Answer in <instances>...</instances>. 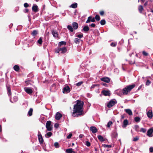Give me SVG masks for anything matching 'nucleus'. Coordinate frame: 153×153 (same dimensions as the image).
Wrapping results in <instances>:
<instances>
[{"label":"nucleus","mask_w":153,"mask_h":153,"mask_svg":"<svg viewBox=\"0 0 153 153\" xmlns=\"http://www.w3.org/2000/svg\"><path fill=\"white\" fill-rule=\"evenodd\" d=\"M83 105V102L77 100L76 104L74 105L73 111L72 113L73 116L78 117L82 114L83 111L82 108Z\"/></svg>","instance_id":"f257e3e1"},{"label":"nucleus","mask_w":153,"mask_h":153,"mask_svg":"<svg viewBox=\"0 0 153 153\" xmlns=\"http://www.w3.org/2000/svg\"><path fill=\"white\" fill-rule=\"evenodd\" d=\"M135 86V85H132L126 86L123 90V95H126Z\"/></svg>","instance_id":"f03ea898"},{"label":"nucleus","mask_w":153,"mask_h":153,"mask_svg":"<svg viewBox=\"0 0 153 153\" xmlns=\"http://www.w3.org/2000/svg\"><path fill=\"white\" fill-rule=\"evenodd\" d=\"M46 127L47 130L48 131H51L52 129V128L51 125V122L48 121L47 122L46 124Z\"/></svg>","instance_id":"7ed1b4c3"},{"label":"nucleus","mask_w":153,"mask_h":153,"mask_svg":"<svg viewBox=\"0 0 153 153\" xmlns=\"http://www.w3.org/2000/svg\"><path fill=\"white\" fill-rule=\"evenodd\" d=\"M116 100H112L108 104L107 107L108 108H111L114 106L116 103Z\"/></svg>","instance_id":"20e7f679"},{"label":"nucleus","mask_w":153,"mask_h":153,"mask_svg":"<svg viewBox=\"0 0 153 153\" xmlns=\"http://www.w3.org/2000/svg\"><path fill=\"white\" fill-rule=\"evenodd\" d=\"M70 91V88L68 86H65L63 88V93L64 94H67Z\"/></svg>","instance_id":"39448f33"},{"label":"nucleus","mask_w":153,"mask_h":153,"mask_svg":"<svg viewBox=\"0 0 153 153\" xmlns=\"http://www.w3.org/2000/svg\"><path fill=\"white\" fill-rule=\"evenodd\" d=\"M67 50L65 47H63L62 48H59L58 49L57 51H56V52L59 53L61 52V53H65L66 51Z\"/></svg>","instance_id":"423d86ee"},{"label":"nucleus","mask_w":153,"mask_h":153,"mask_svg":"<svg viewBox=\"0 0 153 153\" xmlns=\"http://www.w3.org/2000/svg\"><path fill=\"white\" fill-rule=\"evenodd\" d=\"M25 91L27 94H30L32 93L33 90L30 88L28 87H25L24 88Z\"/></svg>","instance_id":"0eeeda50"},{"label":"nucleus","mask_w":153,"mask_h":153,"mask_svg":"<svg viewBox=\"0 0 153 153\" xmlns=\"http://www.w3.org/2000/svg\"><path fill=\"white\" fill-rule=\"evenodd\" d=\"M38 138L39 141L40 143H42L43 142V140L42 136L39 132H38Z\"/></svg>","instance_id":"6e6552de"},{"label":"nucleus","mask_w":153,"mask_h":153,"mask_svg":"<svg viewBox=\"0 0 153 153\" xmlns=\"http://www.w3.org/2000/svg\"><path fill=\"white\" fill-rule=\"evenodd\" d=\"M95 21V19L94 18H92L91 16H89L88 17V19L86 21V23H88L91 22H94Z\"/></svg>","instance_id":"1a4fd4ad"},{"label":"nucleus","mask_w":153,"mask_h":153,"mask_svg":"<svg viewBox=\"0 0 153 153\" xmlns=\"http://www.w3.org/2000/svg\"><path fill=\"white\" fill-rule=\"evenodd\" d=\"M147 115L148 117L149 118H151L153 117V114L152 110H149L147 112Z\"/></svg>","instance_id":"9d476101"},{"label":"nucleus","mask_w":153,"mask_h":153,"mask_svg":"<svg viewBox=\"0 0 153 153\" xmlns=\"http://www.w3.org/2000/svg\"><path fill=\"white\" fill-rule=\"evenodd\" d=\"M101 80L103 82L107 83H108L110 81V79L108 77H103L101 78Z\"/></svg>","instance_id":"9b49d317"},{"label":"nucleus","mask_w":153,"mask_h":153,"mask_svg":"<svg viewBox=\"0 0 153 153\" xmlns=\"http://www.w3.org/2000/svg\"><path fill=\"white\" fill-rule=\"evenodd\" d=\"M102 93L105 96H109L110 94V91L109 90H107V91H103L102 92Z\"/></svg>","instance_id":"f8f14e48"},{"label":"nucleus","mask_w":153,"mask_h":153,"mask_svg":"<svg viewBox=\"0 0 153 153\" xmlns=\"http://www.w3.org/2000/svg\"><path fill=\"white\" fill-rule=\"evenodd\" d=\"M153 132V129L150 128L149 129L147 132V135L148 136L150 137H151L152 134Z\"/></svg>","instance_id":"ddd939ff"},{"label":"nucleus","mask_w":153,"mask_h":153,"mask_svg":"<svg viewBox=\"0 0 153 153\" xmlns=\"http://www.w3.org/2000/svg\"><path fill=\"white\" fill-rule=\"evenodd\" d=\"M51 32L53 37H57L58 36V33L56 30H52Z\"/></svg>","instance_id":"4468645a"},{"label":"nucleus","mask_w":153,"mask_h":153,"mask_svg":"<svg viewBox=\"0 0 153 153\" xmlns=\"http://www.w3.org/2000/svg\"><path fill=\"white\" fill-rule=\"evenodd\" d=\"M62 115L59 112H57L55 116V119L57 120H59L62 117Z\"/></svg>","instance_id":"2eb2a0df"},{"label":"nucleus","mask_w":153,"mask_h":153,"mask_svg":"<svg viewBox=\"0 0 153 153\" xmlns=\"http://www.w3.org/2000/svg\"><path fill=\"white\" fill-rule=\"evenodd\" d=\"M90 130L93 133H96L97 131V129L95 127H91Z\"/></svg>","instance_id":"dca6fc26"},{"label":"nucleus","mask_w":153,"mask_h":153,"mask_svg":"<svg viewBox=\"0 0 153 153\" xmlns=\"http://www.w3.org/2000/svg\"><path fill=\"white\" fill-rule=\"evenodd\" d=\"M125 111L129 115H131L132 114V112L130 109H125Z\"/></svg>","instance_id":"f3484780"},{"label":"nucleus","mask_w":153,"mask_h":153,"mask_svg":"<svg viewBox=\"0 0 153 153\" xmlns=\"http://www.w3.org/2000/svg\"><path fill=\"white\" fill-rule=\"evenodd\" d=\"M38 6L34 4L32 7V9L34 12H37L38 11Z\"/></svg>","instance_id":"a211bd4d"},{"label":"nucleus","mask_w":153,"mask_h":153,"mask_svg":"<svg viewBox=\"0 0 153 153\" xmlns=\"http://www.w3.org/2000/svg\"><path fill=\"white\" fill-rule=\"evenodd\" d=\"M73 28L74 29H76L78 27V24L76 22H74L72 24Z\"/></svg>","instance_id":"6ab92c4d"},{"label":"nucleus","mask_w":153,"mask_h":153,"mask_svg":"<svg viewBox=\"0 0 153 153\" xmlns=\"http://www.w3.org/2000/svg\"><path fill=\"white\" fill-rule=\"evenodd\" d=\"M115 93L118 95L120 96H121L123 94V92H122L121 91L119 90H116L115 91Z\"/></svg>","instance_id":"aec40b11"},{"label":"nucleus","mask_w":153,"mask_h":153,"mask_svg":"<svg viewBox=\"0 0 153 153\" xmlns=\"http://www.w3.org/2000/svg\"><path fill=\"white\" fill-rule=\"evenodd\" d=\"M128 121L126 120H124L123 123V128H125L126 127V126L128 125Z\"/></svg>","instance_id":"412c9836"},{"label":"nucleus","mask_w":153,"mask_h":153,"mask_svg":"<svg viewBox=\"0 0 153 153\" xmlns=\"http://www.w3.org/2000/svg\"><path fill=\"white\" fill-rule=\"evenodd\" d=\"M77 4L76 3H74L72 4L70 7L74 8H75L77 7Z\"/></svg>","instance_id":"4be33fe9"},{"label":"nucleus","mask_w":153,"mask_h":153,"mask_svg":"<svg viewBox=\"0 0 153 153\" xmlns=\"http://www.w3.org/2000/svg\"><path fill=\"white\" fill-rule=\"evenodd\" d=\"M98 138L100 141H103L105 140L104 138L101 135L98 136Z\"/></svg>","instance_id":"5701e85b"},{"label":"nucleus","mask_w":153,"mask_h":153,"mask_svg":"<svg viewBox=\"0 0 153 153\" xmlns=\"http://www.w3.org/2000/svg\"><path fill=\"white\" fill-rule=\"evenodd\" d=\"M52 134V133L51 132H48L45 135V136L47 138H48L51 137Z\"/></svg>","instance_id":"b1692460"},{"label":"nucleus","mask_w":153,"mask_h":153,"mask_svg":"<svg viewBox=\"0 0 153 153\" xmlns=\"http://www.w3.org/2000/svg\"><path fill=\"white\" fill-rule=\"evenodd\" d=\"M80 39H78V38H76L74 40V42L76 44H78L79 43V42L80 41Z\"/></svg>","instance_id":"393cba45"},{"label":"nucleus","mask_w":153,"mask_h":153,"mask_svg":"<svg viewBox=\"0 0 153 153\" xmlns=\"http://www.w3.org/2000/svg\"><path fill=\"white\" fill-rule=\"evenodd\" d=\"M14 70L16 71H18L19 69V66L17 65H16L14 66L13 67Z\"/></svg>","instance_id":"a878e982"},{"label":"nucleus","mask_w":153,"mask_h":153,"mask_svg":"<svg viewBox=\"0 0 153 153\" xmlns=\"http://www.w3.org/2000/svg\"><path fill=\"white\" fill-rule=\"evenodd\" d=\"M138 10L140 13H141L143 10V6L142 5H140L138 7Z\"/></svg>","instance_id":"bb28decb"},{"label":"nucleus","mask_w":153,"mask_h":153,"mask_svg":"<svg viewBox=\"0 0 153 153\" xmlns=\"http://www.w3.org/2000/svg\"><path fill=\"white\" fill-rule=\"evenodd\" d=\"M66 152L68 153H72L73 151L72 149H69L66 150Z\"/></svg>","instance_id":"cd10ccee"},{"label":"nucleus","mask_w":153,"mask_h":153,"mask_svg":"<svg viewBox=\"0 0 153 153\" xmlns=\"http://www.w3.org/2000/svg\"><path fill=\"white\" fill-rule=\"evenodd\" d=\"M33 112V109L32 108H30V110H29L28 114L29 115V116H31L32 115Z\"/></svg>","instance_id":"c85d7f7f"},{"label":"nucleus","mask_w":153,"mask_h":153,"mask_svg":"<svg viewBox=\"0 0 153 153\" xmlns=\"http://www.w3.org/2000/svg\"><path fill=\"white\" fill-rule=\"evenodd\" d=\"M67 28L71 32H72L73 31V29L71 26L70 25H68L67 27Z\"/></svg>","instance_id":"c756f323"},{"label":"nucleus","mask_w":153,"mask_h":153,"mask_svg":"<svg viewBox=\"0 0 153 153\" xmlns=\"http://www.w3.org/2000/svg\"><path fill=\"white\" fill-rule=\"evenodd\" d=\"M83 30L84 31H88L89 30L88 27L87 26H85L84 27Z\"/></svg>","instance_id":"7c9ffc66"},{"label":"nucleus","mask_w":153,"mask_h":153,"mask_svg":"<svg viewBox=\"0 0 153 153\" xmlns=\"http://www.w3.org/2000/svg\"><path fill=\"white\" fill-rule=\"evenodd\" d=\"M113 124L112 122L111 121H109L107 123V126L108 128H110V126L112 125Z\"/></svg>","instance_id":"2f4dec72"},{"label":"nucleus","mask_w":153,"mask_h":153,"mask_svg":"<svg viewBox=\"0 0 153 153\" xmlns=\"http://www.w3.org/2000/svg\"><path fill=\"white\" fill-rule=\"evenodd\" d=\"M37 31L36 30H34L32 32L31 34L33 36H35L37 34Z\"/></svg>","instance_id":"473e14b6"},{"label":"nucleus","mask_w":153,"mask_h":153,"mask_svg":"<svg viewBox=\"0 0 153 153\" xmlns=\"http://www.w3.org/2000/svg\"><path fill=\"white\" fill-rule=\"evenodd\" d=\"M100 23L102 25H104L105 24V20H102L100 21Z\"/></svg>","instance_id":"72a5a7b5"},{"label":"nucleus","mask_w":153,"mask_h":153,"mask_svg":"<svg viewBox=\"0 0 153 153\" xmlns=\"http://www.w3.org/2000/svg\"><path fill=\"white\" fill-rule=\"evenodd\" d=\"M102 146L105 148H111V145L106 144H103Z\"/></svg>","instance_id":"f704fd0d"},{"label":"nucleus","mask_w":153,"mask_h":153,"mask_svg":"<svg viewBox=\"0 0 153 153\" xmlns=\"http://www.w3.org/2000/svg\"><path fill=\"white\" fill-rule=\"evenodd\" d=\"M54 146L56 148H58L59 147V143L57 142H55L54 143Z\"/></svg>","instance_id":"c9c22d12"},{"label":"nucleus","mask_w":153,"mask_h":153,"mask_svg":"<svg viewBox=\"0 0 153 153\" xmlns=\"http://www.w3.org/2000/svg\"><path fill=\"white\" fill-rule=\"evenodd\" d=\"M140 120V119L139 117H137L134 118V120L137 122H139Z\"/></svg>","instance_id":"e433bc0d"},{"label":"nucleus","mask_w":153,"mask_h":153,"mask_svg":"<svg viewBox=\"0 0 153 153\" xmlns=\"http://www.w3.org/2000/svg\"><path fill=\"white\" fill-rule=\"evenodd\" d=\"M37 42L40 44H41L42 43V39L41 38L37 41Z\"/></svg>","instance_id":"4c0bfd02"},{"label":"nucleus","mask_w":153,"mask_h":153,"mask_svg":"<svg viewBox=\"0 0 153 153\" xmlns=\"http://www.w3.org/2000/svg\"><path fill=\"white\" fill-rule=\"evenodd\" d=\"M111 46L112 47H115L117 45L116 42H112L111 44Z\"/></svg>","instance_id":"58836bf2"},{"label":"nucleus","mask_w":153,"mask_h":153,"mask_svg":"<svg viewBox=\"0 0 153 153\" xmlns=\"http://www.w3.org/2000/svg\"><path fill=\"white\" fill-rule=\"evenodd\" d=\"M95 19L97 21H99L100 19V16L98 15H96L95 16Z\"/></svg>","instance_id":"ea45409f"},{"label":"nucleus","mask_w":153,"mask_h":153,"mask_svg":"<svg viewBox=\"0 0 153 153\" xmlns=\"http://www.w3.org/2000/svg\"><path fill=\"white\" fill-rule=\"evenodd\" d=\"M30 80H27L25 81V82L27 85H28L30 84Z\"/></svg>","instance_id":"a19ab883"},{"label":"nucleus","mask_w":153,"mask_h":153,"mask_svg":"<svg viewBox=\"0 0 153 153\" xmlns=\"http://www.w3.org/2000/svg\"><path fill=\"white\" fill-rule=\"evenodd\" d=\"M66 44V43L64 41H62L59 43V45L60 46L62 45H65Z\"/></svg>","instance_id":"79ce46f5"},{"label":"nucleus","mask_w":153,"mask_h":153,"mask_svg":"<svg viewBox=\"0 0 153 153\" xmlns=\"http://www.w3.org/2000/svg\"><path fill=\"white\" fill-rule=\"evenodd\" d=\"M151 83V82L149 80H147L146 83V85H149Z\"/></svg>","instance_id":"37998d69"},{"label":"nucleus","mask_w":153,"mask_h":153,"mask_svg":"<svg viewBox=\"0 0 153 153\" xmlns=\"http://www.w3.org/2000/svg\"><path fill=\"white\" fill-rule=\"evenodd\" d=\"M83 83V82H80L76 84V85L78 86H79L80 85H81L82 83Z\"/></svg>","instance_id":"c03bdc74"},{"label":"nucleus","mask_w":153,"mask_h":153,"mask_svg":"<svg viewBox=\"0 0 153 153\" xmlns=\"http://www.w3.org/2000/svg\"><path fill=\"white\" fill-rule=\"evenodd\" d=\"M85 145L88 146H90L91 144L89 142L87 141L85 142Z\"/></svg>","instance_id":"a18cd8bd"},{"label":"nucleus","mask_w":153,"mask_h":153,"mask_svg":"<svg viewBox=\"0 0 153 153\" xmlns=\"http://www.w3.org/2000/svg\"><path fill=\"white\" fill-rule=\"evenodd\" d=\"M139 139V137H136L134 138L133 141H136Z\"/></svg>","instance_id":"49530a36"},{"label":"nucleus","mask_w":153,"mask_h":153,"mask_svg":"<svg viewBox=\"0 0 153 153\" xmlns=\"http://www.w3.org/2000/svg\"><path fill=\"white\" fill-rule=\"evenodd\" d=\"M83 36V34H78L77 36V37L79 38H81Z\"/></svg>","instance_id":"de8ad7c7"},{"label":"nucleus","mask_w":153,"mask_h":153,"mask_svg":"<svg viewBox=\"0 0 153 153\" xmlns=\"http://www.w3.org/2000/svg\"><path fill=\"white\" fill-rule=\"evenodd\" d=\"M143 54L145 56H147L148 55V53L146 52L145 51H143L142 52Z\"/></svg>","instance_id":"09e8293b"},{"label":"nucleus","mask_w":153,"mask_h":153,"mask_svg":"<svg viewBox=\"0 0 153 153\" xmlns=\"http://www.w3.org/2000/svg\"><path fill=\"white\" fill-rule=\"evenodd\" d=\"M7 90H8V95H10L11 94V91H10V89L8 88V87L7 88Z\"/></svg>","instance_id":"8fccbe9b"},{"label":"nucleus","mask_w":153,"mask_h":153,"mask_svg":"<svg viewBox=\"0 0 153 153\" xmlns=\"http://www.w3.org/2000/svg\"><path fill=\"white\" fill-rule=\"evenodd\" d=\"M59 126V124L57 123H55L54 126L56 128H58Z\"/></svg>","instance_id":"3c124183"},{"label":"nucleus","mask_w":153,"mask_h":153,"mask_svg":"<svg viewBox=\"0 0 153 153\" xmlns=\"http://www.w3.org/2000/svg\"><path fill=\"white\" fill-rule=\"evenodd\" d=\"M72 136V134L71 133H70L69 134V135L68 136L67 138L68 139H70L71 138Z\"/></svg>","instance_id":"603ef678"},{"label":"nucleus","mask_w":153,"mask_h":153,"mask_svg":"<svg viewBox=\"0 0 153 153\" xmlns=\"http://www.w3.org/2000/svg\"><path fill=\"white\" fill-rule=\"evenodd\" d=\"M24 5L25 7H27L29 6V5L27 3H25L24 4Z\"/></svg>","instance_id":"864d4df0"},{"label":"nucleus","mask_w":153,"mask_h":153,"mask_svg":"<svg viewBox=\"0 0 153 153\" xmlns=\"http://www.w3.org/2000/svg\"><path fill=\"white\" fill-rule=\"evenodd\" d=\"M141 131L143 132H145L146 131V130L143 128H141Z\"/></svg>","instance_id":"5fc2aeb1"},{"label":"nucleus","mask_w":153,"mask_h":153,"mask_svg":"<svg viewBox=\"0 0 153 153\" xmlns=\"http://www.w3.org/2000/svg\"><path fill=\"white\" fill-rule=\"evenodd\" d=\"M149 151L151 152H153V148L152 147H151L150 148Z\"/></svg>","instance_id":"6e6d98bb"},{"label":"nucleus","mask_w":153,"mask_h":153,"mask_svg":"<svg viewBox=\"0 0 153 153\" xmlns=\"http://www.w3.org/2000/svg\"><path fill=\"white\" fill-rule=\"evenodd\" d=\"M13 99H14V101H16L17 100H18V98H17V97L16 96H15L14 97H13Z\"/></svg>","instance_id":"4d7b16f0"},{"label":"nucleus","mask_w":153,"mask_h":153,"mask_svg":"<svg viewBox=\"0 0 153 153\" xmlns=\"http://www.w3.org/2000/svg\"><path fill=\"white\" fill-rule=\"evenodd\" d=\"M97 85H92L91 86V88H94V87L95 86H97Z\"/></svg>","instance_id":"13d9d810"},{"label":"nucleus","mask_w":153,"mask_h":153,"mask_svg":"<svg viewBox=\"0 0 153 153\" xmlns=\"http://www.w3.org/2000/svg\"><path fill=\"white\" fill-rule=\"evenodd\" d=\"M104 14V12L103 11H101L100 12V14L101 15H103Z\"/></svg>","instance_id":"bf43d9fd"},{"label":"nucleus","mask_w":153,"mask_h":153,"mask_svg":"<svg viewBox=\"0 0 153 153\" xmlns=\"http://www.w3.org/2000/svg\"><path fill=\"white\" fill-rule=\"evenodd\" d=\"M83 135L82 134H80L79 135V138H82L83 136Z\"/></svg>","instance_id":"052dcab7"},{"label":"nucleus","mask_w":153,"mask_h":153,"mask_svg":"<svg viewBox=\"0 0 153 153\" xmlns=\"http://www.w3.org/2000/svg\"><path fill=\"white\" fill-rule=\"evenodd\" d=\"M90 26L91 27H94L95 26V24L92 23L90 25Z\"/></svg>","instance_id":"680f3d73"},{"label":"nucleus","mask_w":153,"mask_h":153,"mask_svg":"<svg viewBox=\"0 0 153 153\" xmlns=\"http://www.w3.org/2000/svg\"><path fill=\"white\" fill-rule=\"evenodd\" d=\"M147 4H148V2H147V1H146V2H145V3L144 4V6H146L147 5Z\"/></svg>","instance_id":"e2e57ef3"},{"label":"nucleus","mask_w":153,"mask_h":153,"mask_svg":"<svg viewBox=\"0 0 153 153\" xmlns=\"http://www.w3.org/2000/svg\"><path fill=\"white\" fill-rule=\"evenodd\" d=\"M2 131V128L1 126L0 125V132Z\"/></svg>","instance_id":"0e129e2a"},{"label":"nucleus","mask_w":153,"mask_h":153,"mask_svg":"<svg viewBox=\"0 0 153 153\" xmlns=\"http://www.w3.org/2000/svg\"><path fill=\"white\" fill-rule=\"evenodd\" d=\"M117 134L116 133L114 137H117Z\"/></svg>","instance_id":"69168bd1"},{"label":"nucleus","mask_w":153,"mask_h":153,"mask_svg":"<svg viewBox=\"0 0 153 153\" xmlns=\"http://www.w3.org/2000/svg\"><path fill=\"white\" fill-rule=\"evenodd\" d=\"M25 11L26 12H28V10L27 9H25Z\"/></svg>","instance_id":"338daca9"},{"label":"nucleus","mask_w":153,"mask_h":153,"mask_svg":"<svg viewBox=\"0 0 153 153\" xmlns=\"http://www.w3.org/2000/svg\"><path fill=\"white\" fill-rule=\"evenodd\" d=\"M102 85L105 86L106 85V84H105V83H103Z\"/></svg>","instance_id":"774afa93"}]
</instances>
